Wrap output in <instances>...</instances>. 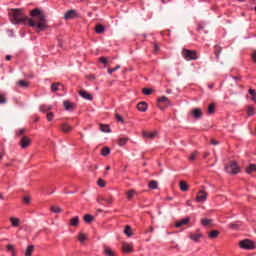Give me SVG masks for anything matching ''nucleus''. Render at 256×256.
I'll return each mask as SVG.
<instances>
[{"mask_svg":"<svg viewBox=\"0 0 256 256\" xmlns=\"http://www.w3.org/2000/svg\"><path fill=\"white\" fill-rule=\"evenodd\" d=\"M99 62L103 63V65H107V63H109V60L105 57H100Z\"/></svg>","mask_w":256,"mask_h":256,"instance_id":"603ef678","label":"nucleus"},{"mask_svg":"<svg viewBox=\"0 0 256 256\" xmlns=\"http://www.w3.org/2000/svg\"><path fill=\"white\" fill-rule=\"evenodd\" d=\"M12 165H13V164H11V163H6V164H5V167H12Z\"/></svg>","mask_w":256,"mask_h":256,"instance_id":"338daca9","label":"nucleus"},{"mask_svg":"<svg viewBox=\"0 0 256 256\" xmlns=\"http://www.w3.org/2000/svg\"><path fill=\"white\" fill-rule=\"evenodd\" d=\"M12 256H17V252L14 250V252H11Z\"/></svg>","mask_w":256,"mask_h":256,"instance_id":"774afa93","label":"nucleus"},{"mask_svg":"<svg viewBox=\"0 0 256 256\" xmlns=\"http://www.w3.org/2000/svg\"><path fill=\"white\" fill-rule=\"evenodd\" d=\"M170 105L171 100H169V98L166 96H161L157 99V107H159L161 111H165V109H167V107H170Z\"/></svg>","mask_w":256,"mask_h":256,"instance_id":"39448f33","label":"nucleus"},{"mask_svg":"<svg viewBox=\"0 0 256 256\" xmlns=\"http://www.w3.org/2000/svg\"><path fill=\"white\" fill-rule=\"evenodd\" d=\"M189 221H191V218L189 217L183 218L175 223V227L179 228V227H183V225H188Z\"/></svg>","mask_w":256,"mask_h":256,"instance_id":"4468645a","label":"nucleus"},{"mask_svg":"<svg viewBox=\"0 0 256 256\" xmlns=\"http://www.w3.org/2000/svg\"><path fill=\"white\" fill-rule=\"evenodd\" d=\"M40 22H35L33 19H29L28 27H37L36 33H41V31H45L48 29L47 25V16L45 14H41L40 16Z\"/></svg>","mask_w":256,"mask_h":256,"instance_id":"f03ea898","label":"nucleus"},{"mask_svg":"<svg viewBox=\"0 0 256 256\" xmlns=\"http://www.w3.org/2000/svg\"><path fill=\"white\" fill-rule=\"evenodd\" d=\"M79 17V14H77V12L75 10H68L65 15H64V19H75Z\"/></svg>","mask_w":256,"mask_h":256,"instance_id":"1a4fd4ad","label":"nucleus"},{"mask_svg":"<svg viewBox=\"0 0 256 256\" xmlns=\"http://www.w3.org/2000/svg\"><path fill=\"white\" fill-rule=\"evenodd\" d=\"M128 142H129V137H124V138H119L118 139V145L120 147H125Z\"/></svg>","mask_w":256,"mask_h":256,"instance_id":"393cba45","label":"nucleus"},{"mask_svg":"<svg viewBox=\"0 0 256 256\" xmlns=\"http://www.w3.org/2000/svg\"><path fill=\"white\" fill-rule=\"evenodd\" d=\"M143 137H148L149 139H155L156 135H158L157 131L147 133L146 131L142 132Z\"/></svg>","mask_w":256,"mask_h":256,"instance_id":"4be33fe9","label":"nucleus"},{"mask_svg":"<svg viewBox=\"0 0 256 256\" xmlns=\"http://www.w3.org/2000/svg\"><path fill=\"white\" fill-rule=\"evenodd\" d=\"M104 255L115 256V252L110 247L105 246L104 247Z\"/></svg>","mask_w":256,"mask_h":256,"instance_id":"c756f323","label":"nucleus"},{"mask_svg":"<svg viewBox=\"0 0 256 256\" xmlns=\"http://www.w3.org/2000/svg\"><path fill=\"white\" fill-rule=\"evenodd\" d=\"M5 102H6L5 96L0 95V104Z\"/></svg>","mask_w":256,"mask_h":256,"instance_id":"bf43d9fd","label":"nucleus"},{"mask_svg":"<svg viewBox=\"0 0 256 256\" xmlns=\"http://www.w3.org/2000/svg\"><path fill=\"white\" fill-rule=\"evenodd\" d=\"M179 187H180V190L183 192L189 191V184H187V181L185 180L180 181Z\"/></svg>","mask_w":256,"mask_h":256,"instance_id":"412c9836","label":"nucleus"},{"mask_svg":"<svg viewBox=\"0 0 256 256\" xmlns=\"http://www.w3.org/2000/svg\"><path fill=\"white\" fill-rule=\"evenodd\" d=\"M19 145L21 149H27L28 147H31V138H29L28 136H23L20 139Z\"/></svg>","mask_w":256,"mask_h":256,"instance_id":"6e6552de","label":"nucleus"},{"mask_svg":"<svg viewBox=\"0 0 256 256\" xmlns=\"http://www.w3.org/2000/svg\"><path fill=\"white\" fill-rule=\"evenodd\" d=\"M247 115L248 117H252V115H255V108H253V106H248Z\"/></svg>","mask_w":256,"mask_h":256,"instance_id":"a19ab883","label":"nucleus"},{"mask_svg":"<svg viewBox=\"0 0 256 256\" xmlns=\"http://www.w3.org/2000/svg\"><path fill=\"white\" fill-rule=\"evenodd\" d=\"M115 119L119 122V123H125V119H123V116H121V114L116 113L115 114Z\"/></svg>","mask_w":256,"mask_h":256,"instance_id":"c03bdc74","label":"nucleus"},{"mask_svg":"<svg viewBox=\"0 0 256 256\" xmlns=\"http://www.w3.org/2000/svg\"><path fill=\"white\" fill-rule=\"evenodd\" d=\"M13 15L11 16V22L14 25H26L27 21L29 23V17L23 14V10L19 8H12L11 9Z\"/></svg>","mask_w":256,"mask_h":256,"instance_id":"f257e3e1","label":"nucleus"},{"mask_svg":"<svg viewBox=\"0 0 256 256\" xmlns=\"http://www.w3.org/2000/svg\"><path fill=\"white\" fill-rule=\"evenodd\" d=\"M210 153L209 152H205L203 154V159H207L209 157Z\"/></svg>","mask_w":256,"mask_h":256,"instance_id":"e2e57ef3","label":"nucleus"},{"mask_svg":"<svg viewBox=\"0 0 256 256\" xmlns=\"http://www.w3.org/2000/svg\"><path fill=\"white\" fill-rule=\"evenodd\" d=\"M215 51H216V57H219V55H221V47L215 46Z\"/></svg>","mask_w":256,"mask_h":256,"instance_id":"5fc2aeb1","label":"nucleus"},{"mask_svg":"<svg viewBox=\"0 0 256 256\" xmlns=\"http://www.w3.org/2000/svg\"><path fill=\"white\" fill-rule=\"evenodd\" d=\"M136 107L138 111L145 113V111H147V109L149 108V105L147 104V102L142 101V102H139Z\"/></svg>","mask_w":256,"mask_h":256,"instance_id":"9b49d317","label":"nucleus"},{"mask_svg":"<svg viewBox=\"0 0 256 256\" xmlns=\"http://www.w3.org/2000/svg\"><path fill=\"white\" fill-rule=\"evenodd\" d=\"M23 201L28 205V203H31V197L25 196Z\"/></svg>","mask_w":256,"mask_h":256,"instance_id":"4d7b16f0","label":"nucleus"},{"mask_svg":"<svg viewBox=\"0 0 256 256\" xmlns=\"http://www.w3.org/2000/svg\"><path fill=\"white\" fill-rule=\"evenodd\" d=\"M142 93H143V95H151L153 93V89L143 88Z\"/></svg>","mask_w":256,"mask_h":256,"instance_id":"a18cd8bd","label":"nucleus"},{"mask_svg":"<svg viewBox=\"0 0 256 256\" xmlns=\"http://www.w3.org/2000/svg\"><path fill=\"white\" fill-rule=\"evenodd\" d=\"M192 115L195 119H201L203 117V111H201V108H194Z\"/></svg>","mask_w":256,"mask_h":256,"instance_id":"f8f14e48","label":"nucleus"},{"mask_svg":"<svg viewBox=\"0 0 256 256\" xmlns=\"http://www.w3.org/2000/svg\"><path fill=\"white\" fill-rule=\"evenodd\" d=\"M207 197H209V194L203 190H200L196 195V201L198 203H205L207 201Z\"/></svg>","mask_w":256,"mask_h":256,"instance_id":"0eeeda50","label":"nucleus"},{"mask_svg":"<svg viewBox=\"0 0 256 256\" xmlns=\"http://www.w3.org/2000/svg\"><path fill=\"white\" fill-rule=\"evenodd\" d=\"M18 87H22L24 89H27L29 87V82L26 80H19L17 83Z\"/></svg>","mask_w":256,"mask_h":256,"instance_id":"c85d7f7f","label":"nucleus"},{"mask_svg":"<svg viewBox=\"0 0 256 256\" xmlns=\"http://www.w3.org/2000/svg\"><path fill=\"white\" fill-rule=\"evenodd\" d=\"M182 57H184L186 61H197V50H189L187 48H183Z\"/></svg>","mask_w":256,"mask_h":256,"instance_id":"20e7f679","label":"nucleus"},{"mask_svg":"<svg viewBox=\"0 0 256 256\" xmlns=\"http://www.w3.org/2000/svg\"><path fill=\"white\" fill-rule=\"evenodd\" d=\"M12 227H19V218L12 217L10 219Z\"/></svg>","mask_w":256,"mask_h":256,"instance_id":"4c0bfd02","label":"nucleus"},{"mask_svg":"<svg viewBox=\"0 0 256 256\" xmlns=\"http://www.w3.org/2000/svg\"><path fill=\"white\" fill-rule=\"evenodd\" d=\"M97 185H99V187H105L107 185V182H105L103 178H99L97 181Z\"/></svg>","mask_w":256,"mask_h":256,"instance_id":"09e8293b","label":"nucleus"},{"mask_svg":"<svg viewBox=\"0 0 256 256\" xmlns=\"http://www.w3.org/2000/svg\"><path fill=\"white\" fill-rule=\"evenodd\" d=\"M25 133V128L19 130L18 135H23Z\"/></svg>","mask_w":256,"mask_h":256,"instance_id":"680f3d73","label":"nucleus"},{"mask_svg":"<svg viewBox=\"0 0 256 256\" xmlns=\"http://www.w3.org/2000/svg\"><path fill=\"white\" fill-rule=\"evenodd\" d=\"M118 69H121V66H120V65H117L115 68L108 69V73H109V74L115 73V71H117Z\"/></svg>","mask_w":256,"mask_h":256,"instance_id":"864d4df0","label":"nucleus"},{"mask_svg":"<svg viewBox=\"0 0 256 256\" xmlns=\"http://www.w3.org/2000/svg\"><path fill=\"white\" fill-rule=\"evenodd\" d=\"M248 93H249V95H252L251 101H254V103H256V92H255V90L250 88L248 90Z\"/></svg>","mask_w":256,"mask_h":256,"instance_id":"79ce46f5","label":"nucleus"},{"mask_svg":"<svg viewBox=\"0 0 256 256\" xmlns=\"http://www.w3.org/2000/svg\"><path fill=\"white\" fill-rule=\"evenodd\" d=\"M88 79H90L91 81H95V75L90 74V75L88 76Z\"/></svg>","mask_w":256,"mask_h":256,"instance_id":"052dcab7","label":"nucleus"},{"mask_svg":"<svg viewBox=\"0 0 256 256\" xmlns=\"http://www.w3.org/2000/svg\"><path fill=\"white\" fill-rule=\"evenodd\" d=\"M224 170L231 175H238V173H241V168L239 167V164L235 160H230L229 164L224 165Z\"/></svg>","mask_w":256,"mask_h":256,"instance_id":"7ed1b4c3","label":"nucleus"},{"mask_svg":"<svg viewBox=\"0 0 256 256\" xmlns=\"http://www.w3.org/2000/svg\"><path fill=\"white\" fill-rule=\"evenodd\" d=\"M87 240V235L80 233L78 235V241H80V243H84Z\"/></svg>","mask_w":256,"mask_h":256,"instance_id":"37998d69","label":"nucleus"},{"mask_svg":"<svg viewBox=\"0 0 256 256\" xmlns=\"http://www.w3.org/2000/svg\"><path fill=\"white\" fill-rule=\"evenodd\" d=\"M198 155H199V152H197V151L192 152V154L189 157V161H195V159H197Z\"/></svg>","mask_w":256,"mask_h":256,"instance_id":"de8ad7c7","label":"nucleus"},{"mask_svg":"<svg viewBox=\"0 0 256 256\" xmlns=\"http://www.w3.org/2000/svg\"><path fill=\"white\" fill-rule=\"evenodd\" d=\"M135 190H129L126 192V197L128 199V201H131V199H133V196L135 195Z\"/></svg>","mask_w":256,"mask_h":256,"instance_id":"c9c22d12","label":"nucleus"},{"mask_svg":"<svg viewBox=\"0 0 256 256\" xmlns=\"http://www.w3.org/2000/svg\"><path fill=\"white\" fill-rule=\"evenodd\" d=\"M33 251H35V246L29 245V246L26 248L25 256H32V255H33Z\"/></svg>","mask_w":256,"mask_h":256,"instance_id":"cd10ccee","label":"nucleus"},{"mask_svg":"<svg viewBox=\"0 0 256 256\" xmlns=\"http://www.w3.org/2000/svg\"><path fill=\"white\" fill-rule=\"evenodd\" d=\"M221 235V232L219 230H212L208 233L209 239H217Z\"/></svg>","mask_w":256,"mask_h":256,"instance_id":"aec40b11","label":"nucleus"},{"mask_svg":"<svg viewBox=\"0 0 256 256\" xmlns=\"http://www.w3.org/2000/svg\"><path fill=\"white\" fill-rule=\"evenodd\" d=\"M41 15H45V13H43L41 10L39 9H33L31 12H30V16L31 17H39V20H41Z\"/></svg>","mask_w":256,"mask_h":256,"instance_id":"f3484780","label":"nucleus"},{"mask_svg":"<svg viewBox=\"0 0 256 256\" xmlns=\"http://www.w3.org/2000/svg\"><path fill=\"white\" fill-rule=\"evenodd\" d=\"M71 227H77L79 225V216H75L70 220Z\"/></svg>","mask_w":256,"mask_h":256,"instance_id":"473e14b6","label":"nucleus"},{"mask_svg":"<svg viewBox=\"0 0 256 256\" xmlns=\"http://www.w3.org/2000/svg\"><path fill=\"white\" fill-rule=\"evenodd\" d=\"M6 251H9L10 253H13L15 251V246L13 244H7L6 245Z\"/></svg>","mask_w":256,"mask_h":256,"instance_id":"8fccbe9b","label":"nucleus"},{"mask_svg":"<svg viewBox=\"0 0 256 256\" xmlns=\"http://www.w3.org/2000/svg\"><path fill=\"white\" fill-rule=\"evenodd\" d=\"M239 247L240 249H246L247 251H249V250L255 249L256 246L253 240L244 239L239 242Z\"/></svg>","mask_w":256,"mask_h":256,"instance_id":"423d86ee","label":"nucleus"},{"mask_svg":"<svg viewBox=\"0 0 256 256\" xmlns=\"http://www.w3.org/2000/svg\"><path fill=\"white\" fill-rule=\"evenodd\" d=\"M11 59H13V56H11V55H6V61H11Z\"/></svg>","mask_w":256,"mask_h":256,"instance_id":"0e129e2a","label":"nucleus"},{"mask_svg":"<svg viewBox=\"0 0 256 256\" xmlns=\"http://www.w3.org/2000/svg\"><path fill=\"white\" fill-rule=\"evenodd\" d=\"M100 200L105 201V203H107L108 205H111L115 201V198H113V196H108L107 198L100 197L97 199L98 203H100Z\"/></svg>","mask_w":256,"mask_h":256,"instance_id":"a211bd4d","label":"nucleus"},{"mask_svg":"<svg viewBox=\"0 0 256 256\" xmlns=\"http://www.w3.org/2000/svg\"><path fill=\"white\" fill-rule=\"evenodd\" d=\"M109 153H111V149L109 147L102 148L101 155L103 157H107L109 155Z\"/></svg>","mask_w":256,"mask_h":256,"instance_id":"72a5a7b5","label":"nucleus"},{"mask_svg":"<svg viewBox=\"0 0 256 256\" xmlns=\"http://www.w3.org/2000/svg\"><path fill=\"white\" fill-rule=\"evenodd\" d=\"M203 234L199 233V234H191L190 235V239L192 241H195V243H199V240L202 239Z\"/></svg>","mask_w":256,"mask_h":256,"instance_id":"b1692460","label":"nucleus"},{"mask_svg":"<svg viewBox=\"0 0 256 256\" xmlns=\"http://www.w3.org/2000/svg\"><path fill=\"white\" fill-rule=\"evenodd\" d=\"M208 113H209V115H213L215 113V103H211L208 106Z\"/></svg>","mask_w":256,"mask_h":256,"instance_id":"58836bf2","label":"nucleus"},{"mask_svg":"<svg viewBox=\"0 0 256 256\" xmlns=\"http://www.w3.org/2000/svg\"><path fill=\"white\" fill-rule=\"evenodd\" d=\"M229 227H230V229H239V224H237V223H231V224L229 225Z\"/></svg>","mask_w":256,"mask_h":256,"instance_id":"6e6d98bb","label":"nucleus"},{"mask_svg":"<svg viewBox=\"0 0 256 256\" xmlns=\"http://www.w3.org/2000/svg\"><path fill=\"white\" fill-rule=\"evenodd\" d=\"M85 223H93V221H95V216L91 215V214H85L83 217Z\"/></svg>","mask_w":256,"mask_h":256,"instance_id":"a878e982","label":"nucleus"},{"mask_svg":"<svg viewBox=\"0 0 256 256\" xmlns=\"http://www.w3.org/2000/svg\"><path fill=\"white\" fill-rule=\"evenodd\" d=\"M60 129L63 133H71L73 131V127L69 125L68 123H64L60 126Z\"/></svg>","mask_w":256,"mask_h":256,"instance_id":"dca6fc26","label":"nucleus"},{"mask_svg":"<svg viewBox=\"0 0 256 256\" xmlns=\"http://www.w3.org/2000/svg\"><path fill=\"white\" fill-rule=\"evenodd\" d=\"M122 252L123 253H133V245H131L129 243H123Z\"/></svg>","mask_w":256,"mask_h":256,"instance_id":"ddd939ff","label":"nucleus"},{"mask_svg":"<svg viewBox=\"0 0 256 256\" xmlns=\"http://www.w3.org/2000/svg\"><path fill=\"white\" fill-rule=\"evenodd\" d=\"M245 173H247V175H251V173H256V164H249L248 167L245 168Z\"/></svg>","mask_w":256,"mask_h":256,"instance_id":"6ab92c4d","label":"nucleus"},{"mask_svg":"<svg viewBox=\"0 0 256 256\" xmlns=\"http://www.w3.org/2000/svg\"><path fill=\"white\" fill-rule=\"evenodd\" d=\"M201 223L204 227H207V225H211V219L203 218Z\"/></svg>","mask_w":256,"mask_h":256,"instance_id":"49530a36","label":"nucleus"},{"mask_svg":"<svg viewBox=\"0 0 256 256\" xmlns=\"http://www.w3.org/2000/svg\"><path fill=\"white\" fill-rule=\"evenodd\" d=\"M54 117H55V114H53V112H48L46 115L47 121H53Z\"/></svg>","mask_w":256,"mask_h":256,"instance_id":"3c124183","label":"nucleus"},{"mask_svg":"<svg viewBox=\"0 0 256 256\" xmlns=\"http://www.w3.org/2000/svg\"><path fill=\"white\" fill-rule=\"evenodd\" d=\"M51 109H53L52 106H47V105L40 106V111H42V113H45L47 111H51Z\"/></svg>","mask_w":256,"mask_h":256,"instance_id":"ea45409f","label":"nucleus"},{"mask_svg":"<svg viewBox=\"0 0 256 256\" xmlns=\"http://www.w3.org/2000/svg\"><path fill=\"white\" fill-rule=\"evenodd\" d=\"M154 51H155V53H157V51H159V46L157 44L154 45Z\"/></svg>","mask_w":256,"mask_h":256,"instance_id":"69168bd1","label":"nucleus"},{"mask_svg":"<svg viewBox=\"0 0 256 256\" xmlns=\"http://www.w3.org/2000/svg\"><path fill=\"white\" fill-rule=\"evenodd\" d=\"M124 233L125 235H127L128 237H133V229H131V226L126 225L125 229H124Z\"/></svg>","mask_w":256,"mask_h":256,"instance_id":"7c9ffc66","label":"nucleus"},{"mask_svg":"<svg viewBox=\"0 0 256 256\" xmlns=\"http://www.w3.org/2000/svg\"><path fill=\"white\" fill-rule=\"evenodd\" d=\"M59 87H63V84H61L60 82L53 83L51 85V91H53V93H56V91H59Z\"/></svg>","mask_w":256,"mask_h":256,"instance_id":"2f4dec72","label":"nucleus"},{"mask_svg":"<svg viewBox=\"0 0 256 256\" xmlns=\"http://www.w3.org/2000/svg\"><path fill=\"white\" fill-rule=\"evenodd\" d=\"M50 211H51V213H61L63 211V209H61V207H59V206H52L50 208Z\"/></svg>","mask_w":256,"mask_h":256,"instance_id":"e433bc0d","label":"nucleus"},{"mask_svg":"<svg viewBox=\"0 0 256 256\" xmlns=\"http://www.w3.org/2000/svg\"><path fill=\"white\" fill-rule=\"evenodd\" d=\"M63 106L66 111H71V109H75V104L69 100H65L63 102Z\"/></svg>","mask_w":256,"mask_h":256,"instance_id":"2eb2a0df","label":"nucleus"},{"mask_svg":"<svg viewBox=\"0 0 256 256\" xmlns=\"http://www.w3.org/2000/svg\"><path fill=\"white\" fill-rule=\"evenodd\" d=\"M148 187L149 189H157V187H159V184L157 183V181L152 180L149 182Z\"/></svg>","mask_w":256,"mask_h":256,"instance_id":"f704fd0d","label":"nucleus"},{"mask_svg":"<svg viewBox=\"0 0 256 256\" xmlns=\"http://www.w3.org/2000/svg\"><path fill=\"white\" fill-rule=\"evenodd\" d=\"M100 131L102 133H111V127H109V124H100Z\"/></svg>","mask_w":256,"mask_h":256,"instance_id":"5701e85b","label":"nucleus"},{"mask_svg":"<svg viewBox=\"0 0 256 256\" xmlns=\"http://www.w3.org/2000/svg\"><path fill=\"white\" fill-rule=\"evenodd\" d=\"M211 145H219V141L215 140V139H212L210 141Z\"/></svg>","mask_w":256,"mask_h":256,"instance_id":"13d9d810","label":"nucleus"},{"mask_svg":"<svg viewBox=\"0 0 256 256\" xmlns=\"http://www.w3.org/2000/svg\"><path fill=\"white\" fill-rule=\"evenodd\" d=\"M79 95L80 97H83V99H87L88 101H93V95L85 90H80Z\"/></svg>","mask_w":256,"mask_h":256,"instance_id":"9d476101","label":"nucleus"},{"mask_svg":"<svg viewBox=\"0 0 256 256\" xmlns=\"http://www.w3.org/2000/svg\"><path fill=\"white\" fill-rule=\"evenodd\" d=\"M95 32L98 35H101V33H105V26L101 25V24H97L95 27Z\"/></svg>","mask_w":256,"mask_h":256,"instance_id":"bb28decb","label":"nucleus"}]
</instances>
